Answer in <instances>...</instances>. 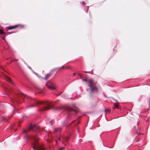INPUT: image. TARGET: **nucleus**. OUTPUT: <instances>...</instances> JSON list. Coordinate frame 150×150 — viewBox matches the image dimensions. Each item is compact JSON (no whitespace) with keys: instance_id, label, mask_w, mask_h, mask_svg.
Returning a JSON list of instances; mask_svg holds the SVG:
<instances>
[{"instance_id":"obj_21","label":"nucleus","mask_w":150,"mask_h":150,"mask_svg":"<svg viewBox=\"0 0 150 150\" xmlns=\"http://www.w3.org/2000/svg\"><path fill=\"white\" fill-rule=\"evenodd\" d=\"M26 132V130H24V131H23V133H24V134H25V133Z\"/></svg>"},{"instance_id":"obj_29","label":"nucleus","mask_w":150,"mask_h":150,"mask_svg":"<svg viewBox=\"0 0 150 150\" xmlns=\"http://www.w3.org/2000/svg\"><path fill=\"white\" fill-rule=\"evenodd\" d=\"M86 90L87 91H88V89H86Z\"/></svg>"},{"instance_id":"obj_19","label":"nucleus","mask_w":150,"mask_h":150,"mask_svg":"<svg viewBox=\"0 0 150 150\" xmlns=\"http://www.w3.org/2000/svg\"><path fill=\"white\" fill-rule=\"evenodd\" d=\"M64 109V108H59V110H62Z\"/></svg>"},{"instance_id":"obj_17","label":"nucleus","mask_w":150,"mask_h":150,"mask_svg":"<svg viewBox=\"0 0 150 150\" xmlns=\"http://www.w3.org/2000/svg\"><path fill=\"white\" fill-rule=\"evenodd\" d=\"M64 149V148L63 147L59 149V150H62L63 149Z\"/></svg>"},{"instance_id":"obj_3","label":"nucleus","mask_w":150,"mask_h":150,"mask_svg":"<svg viewBox=\"0 0 150 150\" xmlns=\"http://www.w3.org/2000/svg\"><path fill=\"white\" fill-rule=\"evenodd\" d=\"M31 139L34 141V143L33 144V150H45V148L43 146H41L37 143V140L38 139L37 137L32 136Z\"/></svg>"},{"instance_id":"obj_18","label":"nucleus","mask_w":150,"mask_h":150,"mask_svg":"<svg viewBox=\"0 0 150 150\" xmlns=\"http://www.w3.org/2000/svg\"><path fill=\"white\" fill-rule=\"evenodd\" d=\"M65 98H68V99H70L71 98V97H68V98H67L66 97H64Z\"/></svg>"},{"instance_id":"obj_24","label":"nucleus","mask_w":150,"mask_h":150,"mask_svg":"<svg viewBox=\"0 0 150 150\" xmlns=\"http://www.w3.org/2000/svg\"><path fill=\"white\" fill-rule=\"evenodd\" d=\"M83 4V5L84 6V5H85V4H84V2H83V4Z\"/></svg>"},{"instance_id":"obj_2","label":"nucleus","mask_w":150,"mask_h":150,"mask_svg":"<svg viewBox=\"0 0 150 150\" xmlns=\"http://www.w3.org/2000/svg\"><path fill=\"white\" fill-rule=\"evenodd\" d=\"M65 110L67 111L68 112L67 117L65 121V123L66 124L63 125L64 126H69L71 124V122H69L71 117V114L73 112H74V114H76L78 111L76 109H74L71 108H68L65 109Z\"/></svg>"},{"instance_id":"obj_10","label":"nucleus","mask_w":150,"mask_h":150,"mask_svg":"<svg viewBox=\"0 0 150 150\" xmlns=\"http://www.w3.org/2000/svg\"><path fill=\"white\" fill-rule=\"evenodd\" d=\"M51 75L50 74H47L45 75V77L44 79H45L47 80L48 78Z\"/></svg>"},{"instance_id":"obj_15","label":"nucleus","mask_w":150,"mask_h":150,"mask_svg":"<svg viewBox=\"0 0 150 150\" xmlns=\"http://www.w3.org/2000/svg\"><path fill=\"white\" fill-rule=\"evenodd\" d=\"M69 138L68 137H66L65 138V140L66 141H68L69 140Z\"/></svg>"},{"instance_id":"obj_25","label":"nucleus","mask_w":150,"mask_h":150,"mask_svg":"<svg viewBox=\"0 0 150 150\" xmlns=\"http://www.w3.org/2000/svg\"><path fill=\"white\" fill-rule=\"evenodd\" d=\"M35 74H36L37 76H38V74L36 73H35Z\"/></svg>"},{"instance_id":"obj_1","label":"nucleus","mask_w":150,"mask_h":150,"mask_svg":"<svg viewBox=\"0 0 150 150\" xmlns=\"http://www.w3.org/2000/svg\"><path fill=\"white\" fill-rule=\"evenodd\" d=\"M39 104L45 105H46L45 106L42 108H41L40 109V111H43L46 110L51 109L52 108V103H51L50 101L48 100L44 102H39L37 101H36V102L35 105L32 104L29 106V107H37V104Z\"/></svg>"},{"instance_id":"obj_8","label":"nucleus","mask_w":150,"mask_h":150,"mask_svg":"<svg viewBox=\"0 0 150 150\" xmlns=\"http://www.w3.org/2000/svg\"><path fill=\"white\" fill-rule=\"evenodd\" d=\"M6 80L8 82L11 83L13 85L14 84V83L12 82V81L11 80V79L10 78L6 76L5 78Z\"/></svg>"},{"instance_id":"obj_6","label":"nucleus","mask_w":150,"mask_h":150,"mask_svg":"<svg viewBox=\"0 0 150 150\" xmlns=\"http://www.w3.org/2000/svg\"><path fill=\"white\" fill-rule=\"evenodd\" d=\"M82 80L87 83L88 86L89 87H90L92 85H93V82L92 80L91 79L89 80L88 82L86 80L82 79Z\"/></svg>"},{"instance_id":"obj_22","label":"nucleus","mask_w":150,"mask_h":150,"mask_svg":"<svg viewBox=\"0 0 150 150\" xmlns=\"http://www.w3.org/2000/svg\"><path fill=\"white\" fill-rule=\"evenodd\" d=\"M25 98H28V96H26V95H25Z\"/></svg>"},{"instance_id":"obj_9","label":"nucleus","mask_w":150,"mask_h":150,"mask_svg":"<svg viewBox=\"0 0 150 150\" xmlns=\"http://www.w3.org/2000/svg\"><path fill=\"white\" fill-rule=\"evenodd\" d=\"M17 26V25H15V26H9V27H8V28L9 30H11V29H14V28H16V27Z\"/></svg>"},{"instance_id":"obj_27","label":"nucleus","mask_w":150,"mask_h":150,"mask_svg":"<svg viewBox=\"0 0 150 150\" xmlns=\"http://www.w3.org/2000/svg\"><path fill=\"white\" fill-rule=\"evenodd\" d=\"M113 100H114V101H117L116 100H115L113 99Z\"/></svg>"},{"instance_id":"obj_16","label":"nucleus","mask_w":150,"mask_h":150,"mask_svg":"<svg viewBox=\"0 0 150 150\" xmlns=\"http://www.w3.org/2000/svg\"><path fill=\"white\" fill-rule=\"evenodd\" d=\"M114 105L117 108H118V105L116 104H114Z\"/></svg>"},{"instance_id":"obj_28","label":"nucleus","mask_w":150,"mask_h":150,"mask_svg":"<svg viewBox=\"0 0 150 150\" xmlns=\"http://www.w3.org/2000/svg\"><path fill=\"white\" fill-rule=\"evenodd\" d=\"M33 73L35 74V72H33Z\"/></svg>"},{"instance_id":"obj_26","label":"nucleus","mask_w":150,"mask_h":150,"mask_svg":"<svg viewBox=\"0 0 150 150\" xmlns=\"http://www.w3.org/2000/svg\"><path fill=\"white\" fill-rule=\"evenodd\" d=\"M23 61L24 62V63L25 64H26V63L23 61Z\"/></svg>"},{"instance_id":"obj_14","label":"nucleus","mask_w":150,"mask_h":150,"mask_svg":"<svg viewBox=\"0 0 150 150\" xmlns=\"http://www.w3.org/2000/svg\"><path fill=\"white\" fill-rule=\"evenodd\" d=\"M60 129V128L58 129V128H56L54 129V130L53 131V133H54L55 132H58L59 131V129Z\"/></svg>"},{"instance_id":"obj_7","label":"nucleus","mask_w":150,"mask_h":150,"mask_svg":"<svg viewBox=\"0 0 150 150\" xmlns=\"http://www.w3.org/2000/svg\"><path fill=\"white\" fill-rule=\"evenodd\" d=\"M37 127L35 125H30L29 127V130H32L33 131H35Z\"/></svg>"},{"instance_id":"obj_13","label":"nucleus","mask_w":150,"mask_h":150,"mask_svg":"<svg viewBox=\"0 0 150 150\" xmlns=\"http://www.w3.org/2000/svg\"><path fill=\"white\" fill-rule=\"evenodd\" d=\"M6 103V104H8V105H11L12 107H13V110L14 111H16V108L14 107H13V105H12L10 104H9V103Z\"/></svg>"},{"instance_id":"obj_32","label":"nucleus","mask_w":150,"mask_h":150,"mask_svg":"<svg viewBox=\"0 0 150 150\" xmlns=\"http://www.w3.org/2000/svg\"><path fill=\"white\" fill-rule=\"evenodd\" d=\"M57 68V69H59V68Z\"/></svg>"},{"instance_id":"obj_11","label":"nucleus","mask_w":150,"mask_h":150,"mask_svg":"<svg viewBox=\"0 0 150 150\" xmlns=\"http://www.w3.org/2000/svg\"><path fill=\"white\" fill-rule=\"evenodd\" d=\"M0 34L5 35V33L3 31L2 29H0Z\"/></svg>"},{"instance_id":"obj_20","label":"nucleus","mask_w":150,"mask_h":150,"mask_svg":"<svg viewBox=\"0 0 150 150\" xmlns=\"http://www.w3.org/2000/svg\"><path fill=\"white\" fill-rule=\"evenodd\" d=\"M84 72L85 73H90L88 71H84Z\"/></svg>"},{"instance_id":"obj_23","label":"nucleus","mask_w":150,"mask_h":150,"mask_svg":"<svg viewBox=\"0 0 150 150\" xmlns=\"http://www.w3.org/2000/svg\"><path fill=\"white\" fill-rule=\"evenodd\" d=\"M28 67L31 70V67H29V66H28Z\"/></svg>"},{"instance_id":"obj_5","label":"nucleus","mask_w":150,"mask_h":150,"mask_svg":"<svg viewBox=\"0 0 150 150\" xmlns=\"http://www.w3.org/2000/svg\"><path fill=\"white\" fill-rule=\"evenodd\" d=\"M92 86V85L91 87H89V88H91L90 90V93L91 95L93 93L94 91H98V88L96 86Z\"/></svg>"},{"instance_id":"obj_12","label":"nucleus","mask_w":150,"mask_h":150,"mask_svg":"<svg viewBox=\"0 0 150 150\" xmlns=\"http://www.w3.org/2000/svg\"><path fill=\"white\" fill-rule=\"evenodd\" d=\"M104 111L105 112H107L108 113H110L111 111L110 110V109H105Z\"/></svg>"},{"instance_id":"obj_30","label":"nucleus","mask_w":150,"mask_h":150,"mask_svg":"<svg viewBox=\"0 0 150 150\" xmlns=\"http://www.w3.org/2000/svg\"><path fill=\"white\" fill-rule=\"evenodd\" d=\"M13 114H15V113H13Z\"/></svg>"},{"instance_id":"obj_4","label":"nucleus","mask_w":150,"mask_h":150,"mask_svg":"<svg viewBox=\"0 0 150 150\" xmlns=\"http://www.w3.org/2000/svg\"><path fill=\"white\" fill-rule=\"evenodd\" d=\"M46 86L49 89H52V90H55L56 89L55 86L54 84L52 83H49L46 84Z\"/></svg>"},{"instance_id":"obj_31","label":"nucleus","mask_w":150,"mask_h":150,"mask_svg":"<svg viewBox=\"0 0 150 150\" xmlns=\"http://www.w3.org/2000/svg\"><path fill=\"white\" fill-rule=\"evenodd\" d=\"M74 75H75V74L74 73Z\"/></svg>"},{"instance_id":"obj_33","label":"nucleus","mask_w":150,"mask_h":150,"mask_svg":"<svg viewBox=\"0 0 150 150\" xmlns=\"http://www.w3.org/2000/svg\"><path fill=\"white\" fill-rule=\"evenodd\" d=\"M149 105H150V104H149Z\"/></svg>"}]
</instances>
